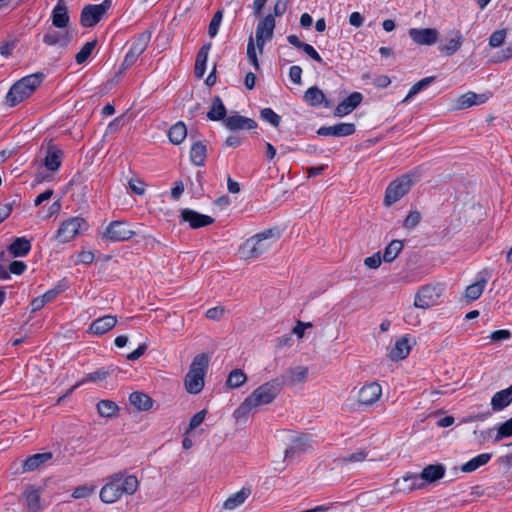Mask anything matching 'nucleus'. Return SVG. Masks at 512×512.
Here are the masks:
<instances>
[{
  "instance_id": "f257e3e1",
  "label": "nucleus",
  "mask_w": 512,
  "mask_h": 512,
  "mask_svg": "<svg viewBox=\"0 0 512 512\" xmlns=\"http://www.w3.org/2000/svg\"><path fill=\"white\" fill-rule=\"evenodd\" d=\"M283 384V380L276 378L256 388L234 411L233 416L237 422L245 421L249 415L256 413L260 406L272 403Z\"/></svg>"
},
{
  "instance_id": "f03ea898",
  "label": "nucleus",
  "mask_w": 512,
  "mask_h": 512,
  "mask_svg": "<svg viewBox=\"0 0 512 512\" xmlns=\"http://www.w3.org/2000/svg\"><path fill=\"white\" fill-rule=\"evenodd\" d=\"M138 480L134 475L114 474L101 488L100 499L107 504L117 502L122 495H133L138 488Z\"/></svg>"
},
{
  "instance_id": "7ed1b4c3",
  "label": "nucleus",
  "mask_w": 512,
  "mask_h": 512,
  "mask_svg": "<svg viewBox=\"0 0 512 512\" xmlns=\"http://www.w3.org/2000/svg\"><path fill=\"white\" fill-rule=\"evenodd\" d=\"M44 80V74L37 72L15 82L6 95L7 104L14 107L30 97Z\"/></svg>"
},
{
  "instance_id": "20e7f679",
  "label": "nucleus",
  "mask_w": 512,
  "mask_h": 512,
  "mask_svg": "<svg viewBox=\"0 0 512 512\" xmlns=\"http://www.w3.org/2000/svg\"><path fill=\"white\" fill-rule=\"evenodd\" d=\"M279 231L268 229L247 239L240 247L241 255L244 259L257 258L266 252L271 242L279 238Z\"/></svg>"
},
{
  "instance_id": "39448f33",
  "label": "nucleus",
  "mask_w": 512,
  "mask_h": 512,
  "mask_svg": "<svg viewBox=\"0 0 512 512\" xmlns=\"http://www.w3.org/2000/svg\"><path fill=\"white\" fill-rule=\"evenodd\" d=\"M209 365V357L205 353L194 357L189 371L185 376V388L190 394H198L204 387V377Z\"/></svg>"
},
{
  "instance_id": "423d86ee",
  "label": "nucleus",
  "mask_w": 512,
  "mask_h": 512,
  "mask_svg": "<svg viewBox=\"0 0 512 512\" xmlns=\"http://www.w3.org/2000/svg\"><path fill=\"white\" fill-rule=\"evenodd\" d=\"M415 173H406L392 181L385 191L384 205L389 207L405 196L416 183Z\"/></svg>"
},
{
  "instance_id": "0eeeda50",
  "label": "nucleus",
  "mask_w": 512,
  "mask_h": 512,
  "mask_svg": "<svg viewBox=\"0 0 512 512\" xmlns=\"http://www.w3.org/2000/svg\"><path fill=\"white\" fill-rule=\"evenodd\" d=\"M443 293L441 284H429L421 287L416 293L414 306L420 309H428L437 304L438 299Z\"/></svg>"
},
{
  "instance_id": "6e6552de",
  "label": "nucleus",
  "mask_w": 512,
  "mask_h": 512,
  "mask_svg": "<svg viewBox=\"0 0 512 512\" xmlns=\"http://www.w3.org/2000/svg\"><path fill=\"white\" fill-rule=\"evenodd\" d=\"M111 6V0H104L102 3L96 5H86L81 12V25L83 27L95 26L111 8Z\"/></svg>"
},
{
  "instance_id": "1a4fd4ad",
  "label": "nucleus",
  "mask_w": 512,
  "mask_h": 512,
  "mask_svg": "<svg viewBox=\"0 0 512 512\" xmlns=\"http://www.w3.org/2000/svg\"><path fill=\"white\" fill-rule=\"evenodd\" d=\"M136 235V231L130 228L125 221L115 220L109 223L103 232L102 238L111 242H123Z\"/></svg>"
},
{
  "instance_id": "9d476101",
  "label": "nucleus",
  "mask_w": 512,
  "mask_h": 512,
  "mask_svg": "<svg viewBox=\"0 0 512 512\" xmlns=\"http://www.w3.org/2000/svg\"><path fill=\"white\" fill-rule=\"evenodd\" d=\"M87 229V222L80 217H73L64 221L57 231V239L61 243L71 241L81 231Z\"/></svg>"
},
{
  "instance_id": "9b49d317",
  "label": "nucleus",
  "mask_w": 512,
  "mask_h": 512,
  "mask_svg": "<svg viewBox=\"0 0 512 512\" xmlns=\"http://www.w3.org/2000/svg\"><path fill=\"white\" fill-rule=\"evenodd\" d=\"M275 28V19L271 14L264 17L257 24L256 28V45L260 53L263 52V47L266 41L272 39Z\"/></svg>"
},
{
  "instance_id": "f8f14e48",
  "label": "nucleus",
  "mask_w": 512,
  "mask_h": 512,
  "mask_svg": "<svg viewBox=\"0 0 512 512\" xmlns=\"http://www.w3.org/2000/svg\"><path fill=\"white\" fill-rule=\"evenodd\" d=\"M382 395V387L377 382L366 383L358 392V403L364 406H372Z\"/></svg>"
},
{
  "instance_id": "ddd939ff",
  "label": "nucleus",
  "mask_w": 512,
  "mask_h": 512,
  "mask_svg": "<svg viewBox=\"0 0 512 512\" xmlns=\"http://www.w3.org/2000/svg\"><path fill=\"white\" fill-rule=\"evenodd\" d=\"M408 34L414 43L427 46L435 44L439 37L435 28H410Z\"/></svg>"
},
{
  "instance_id": "4468645a",
  "label": "nucleus",
  "mask_w": 512,
  "mask_h": 512,
  "mask_svg": "<svg viewBox=\"0 0 512 512\" xmlns=\"http://www.w3.org/2000/svg\"><path fill=\"white\" fill-rule=\"evenodd\" d=\"M182 221L188 222L192 229H199L214 223V218L186 208L181 211Z\"/></svg>"
},
{
  "instance_id": "2eb2a0df",
  "label": "nucleus",
  "mask_w": 512,
  "mask_h": 512,
  "mask_svg": "<svg viewBox=\"0 0 512 512\" xmlns=\"http://www.w3.org/2000/svg\"><path fill=\"white\" fill-rule=\"evenodd\" d=\"M224 125L231 131L252 130L257 127V123L252 118H248L237 113L231 114L224 120Z\"/></svg>"
},
{
  "instance_id": "dca6fc26",
  "label": "nucleus",
  "mask_w": 512,
  "mask_h": 512,
  "mask_svg": "<svg viewBox=\"0 0 512 512\" xmlns=\"http://www.w3.org/2000/svg\"><path fill=\"white\" fill-rule=\"evenodd\" d=\"M356 127L353 123H339L334 126H323L317 130L320 136L344 137L354 134Z\"/></svg>"
},
{
  "instance_id": "f3484780",
  "label": "nucleus",
  "mask_w": 512,
  "mask_h": 512,
  "mask_svg": "<svg viewBox=\"0 0 512 512\" xmlns=\"http://www.w3.org/2000/svg\"><path fill=\"white\" fill-rule=\"evenodd\" d=\"M363 100L360 92H353L341 101L334 110V115L342 117L351 113Z\"/></svg>"
},
{
  "instance_id": "a211bd4d",
  "label": "nucleus",
  "mask_w": 512,
  "mask_h": 512,
  "mask_svg": "<svg viewBox=\"0 0 512 512\" xmlns=\"http://www.w3.org/2000/svg\"><path fill=\"white\" fill-rule=\"evenodd\" d=\"M449 37L446 39L445 44H440L438 49L445 56H452L462 46L463 36L460 30H452L449 32Z\"/></svg>"
},
{
  "instance_id": "6ab92c4d",
  "label": "nucleus",
  "mask_w": 512,
  "mask_h": 512,
  "mask_svg": "<svg viewBox=\"0 0 512 512\" xmlns=\"http://www.w3.org/2000/svg\"><path fill=\"white\" fill-rule=\"evenodd\" d=\"M52 24L56 28H66L69 23L68 8L65 0H58L51 14Z\"/></svg>"
},
{
  "instance_id": "aec40b11",
  "label": "nucleus",
  "mask_w": 512,
  "mask_h": 512,
  "mask_svg": "<svg viewBox=\"0 0 512 512\" xmlns=\"http://www.w3.org/2000/svg\"><path fill=\"white\" fill-rule=\"evenodd\" d=\"M488 100V96L486 94H477L475 92L469 91L463 95H461L456 101V108L459 110L469 108L473 105H480L485 103Z\"/></svg>"
},
{
  "instance_id": "412c9836",
  "label": "nucleus",
  "mask_w": 512,
  "mask_h": 512,
  "mask_svg": "<svg viewBox=\"0 0 512 512\" xmlns=\"http://www.w3.org/2000/svg\"><path fill=\"white\" fill-rule=\"evenodd\" d=\"M396 485L399 490L411 492L413 490L423 488L426 484L420 477V474H407L401 479H398L396 481Z\"/></svg>"
},
{
  "instance_id": "4be33fe9",
  "label": "nucleus",
  "mask_w": 512,
  "mask_h": 512,
  "mask_svg": "<svg viewBox=\"0 0 512 512\" xmlns=\"http://www.w3.org/2000/svg\"><path fill=\"white\" fill-rule=\"evenodd\" d=\"M70 40L71 36L69 32L56 31L51 29L48 30L43 37V42L49 46H67Z\"/></svg>"
},
{
  "instance_id": "5701e85b",
  "label": "nucleus",
  "mask_w": 512,
  "mask_h": 512,
  "mask_svg": "<svg viewBox=\"0 0 512 512\" xmlns=\"http://www.w3.org/2000/svg\"><path fill=\"white\" fill-rule=\"evenodd\" d=\"M445 466L442 464H430L426 466L420 473V477L425 484L433 483L445 475Z\"/></svg>"
},
{
  "instance_id": "b1692460",
  "label": "nucleus",
  "mask_w": 512,
  "mask_h": 512,
  "mask_svg": "<svg viewBox=\"0 0 512 512\" xmlns=\"http://www.w3.org/2000/svg\"><path fill=\"white\" fill-rule=\"evenodd\" d=\"M117 323L115 316L106 315L96 319L90 325V331L96 335H102L111 330Z\"/></svg>"
},
{
  "instance_id": "393cba45",
  "label": "nucleus",
  "mask_w": 512,
  "mask_h": 512,
  "mask_svg": "<svg viewBox=\"0 0 512 512\" xmlns=\"http://www.w3.org/2000/svg\"><path fill=\"white\" fill-rule=\"evenodd\" d=\"M512 402V385L506 389L496 392L491 399L493 411H500Z\"/></svg>"
},
{
  "instance_id": "a878e982",
  "label": "nucleus",
  "mask_w": 512,
  "mask_h": 512,
  "mask_svg": "<svg viewBox=\"0 0 512 512\" xmlns=\"http://www.w3.org/2000/svg\"><path fill=\"white\" fill-rule=\"evenodd\" d=\"M211 47V43L204 44L197 53L194 67V73L197 78H202L205 74L208 54Z\"/></svg>"
},
{
  "instance_id": "bb28decb",
  "label": "nucleus",
  "mask_w": 512,
  "mask_h": 512,
  "mask_svg": "<svg viewBox=\"0 0 512 512\" xmlns=\"http://www.w3.org/2000/svg\"><path fill=\"white\" fill-rule=\"evenodd\" d=\"M51 458V452L37 453L29 456L23 463V471H34Z\"/></svg>"
},
{
  "instance_id": "cd10ccee",
  "label": "nucleus",
  "mask_w": 512,
  "mask_h": 512,
  "mask_svg": "<svg viewBox=\"0 0 512 512\" xmlns=\"http://www.w3.org/2000/svg\"><path fill=\"white\" fill-rule=\"evenodd\" d=\"M304 100L313 107L320 106L323 102H325L326 107H330V103L325 100L323 91L316 86L310 87L306 90L304 93Z\"/></svg>"
},
{
  "instance_id": "c85d7f7f",
  "label": "nucleus",
  "mask_w": 512,
  "mask_h": 512,
  "mask_svg": "<svg viewBox=\"0 0 512 512\" xmlns=\"http://www.w3.org/2000/svg\"><path fill=\"white\" fill-rule=\"evenodd\" d=\"M31 249L30 241L24 237L16 238L9 246L8 251L14 257H24Z\"/></svg>"
},
{
  "instance_id": "c756f323",
  "label": "nucleus",
  "mask_w": 512,
  "mask_h": 512,
  "mask_svg": "<svg viewBox=\"0 0 512 512\" xmlns=\"http://www.w3.org/2000/svg\"><path fill=\"white\" fill-rule=\"evenodd\" d=\"M411 350V345L407 337H401L395 343V347L390 352V358L392 360L405 359Z\"/></svg>"
},
{
  "instance_id": "7c9ffc66",
  "label": "nucleus",
  "mask_w": 512,
  "mask_h": 512,
  "mask_svg": "<svg viewBox=\"0 0 512 512\" xmlns=\"http://www.w3.org/2000/svg\"><path fill=\"white\" fill-rule=\"evenodd\" d=\"M308 375V368L303 366H298L295 368L289 369L284 376L279 378L283 380L284 383L287 381L291 384L302 383L305 382Z\"/></svg>"
},
{
  "instance_id": "2f4dec72",
  "label": "nucleus",
  "mask_w": 512,
  "mask_h": 512,
  "mask_svg": "<svg viewBox=\"0 0 512 512\" xmlns=\"http://www.w3.org/2000/svg\"><path fill=\"white\" fill-rule=\"evenodd\" d=\"M129 401L139 411H147L153 405V400L143 392H133L129 396Z\"/></svg>"
},
{
  "instance_id": "473e14b6",
  "label": "nucleus",
  "mask_w": 512,
  "mask_h": 512,
  "mask_svg": "<svg viewBox=\"0 0 512 512\" xmlns=\"http://www.w3.org/2000/svg\"><path fill=\"white\" fill-rule=\"evenodd\" d=\"M151 37H152L151 31L146 30V31L142 32L133 41L129 51L139 57L148 47Z\"/></svg>"
},
{
  "instance_id": "72a5a7b5",
  "label": "nucleus",
  "mask_w": 512,
  "mask_h": 512,
  "mask_svg": "<svg viewBox=\"0 0 512 512\" xmlns=\"http://www.w3.org/2000/svg\"><path fill=\"white\" fill-rule=\"evenodd\" d=\"M207 118L211 121H224L227 118L226 107L219 96L214 97L211 109L207 113Z\"/></svg>"
},
{
  "instance_id": "f704fd0d",
  "label": "nucleus",
  "mask_w": 512,
  "mask_h": 512,
  "mask_svg": "<svg viewBox=\"0 0 512 512\" xmlns=\"http://www.w3.org/2000/svg\"><path fill=\"white\" fill-rule=\"evenodd\" d=\"M63 153L59 149L49 148L44 158V165L49 171H57L62 163Z\"/></svg>"
},
{
  "instance_id": "c9c22d12",
  "label": "nucleus",
  "mask_w": 512,
  "mask_h": 512,
  "mask_svg": "<svg viewBox=\"0 0 512 512\" xmlns=\"http://www.w3.org/2000/svg\"><path fill=\"white\" fill-rule=\"evenodd\" d=\"M187 136V128L184 122L179 121L172 125L168 131V137L172 144H181Z\"/></svg>"
},
{
  "instance_id": "e433bc0d",
  "label": "nucleus",
  "mask_w": 512,
  "mask_h": 512,
  "mask_svg": "<svg viewBox=\"0 0 512 512\" xmlns=\"http://www.w3.org/2000/svg\"><path fill=\"white\" fill-rule=\"evenodd\" d=\"M206 156H207L206 145H204L201 141H197L191 146L190 159L194 165H196V166L204 165Z\"/></svg>"
},
{
  "instance_id": "4c0bfd02",
  "label": "nucleus",
  "mask_w": 512,
  "mask_h": 512,
  "mask_svg": "<svg viewBox=\"0 0 512 512\" xmlns=\"http://www.w3.org/2000/svg\"><path fill=\"white\" fill-rule=\"evenodd\" d=\"M251 491L249 488L243 487L240 491L234 493L233 495L229 496L225 502H224V508L228 510H233L248 498Z\"/></svg>"
},
{
  "instance_id": "58836bf2",
  "label": "nucleus",
  "mask_w": 512,
  "mask_h": 512,
  "mask_svg": "<svg viewBox=\"0 0 512 512\" xmlns=\"http://www.w3.org/2000/svg\"><path fill=\"white\" fill-rule=\"evenodd\" d=\"M492 455L490 453H482L472 458L468 462L462 465L461 471L464 473H470L477 470L479 467L487 464Z\"/></svg>"
},
{
  "instance_id": "ea45409f",
  "label": "nucleus",
  "mask_w": 512,
  "mask_h": 512,
  "mask_svg": "<svg viewBox=\"0 0 512 512\" xmlns=\"http://www.w3.org/2000/svg\"><path fill=\"white\" fill-rule=\"evenodd\" d=\"M403 249V243L400 240H393L391 241L386 248L384 249L383 253V261L384 262H392L397 258L399 253Z\"/></svg>"
},
{
  "instance_id": "a19ab883",
  "label": "nucleus",
  "mask_w": 512,
  "mask_h": 512,
  "mask_svg": "<svg viewBox=\"0 0 512 512\" xmlns=\"http://www.w3.org/2000/svg\"><path fill=\"white\" fill-rule=\"evenodd\" d=\"M118 406L115 402L111 400H101L97 404V411L102 417L111 418L117 415Z\"/></svg>"
},
{
  "instance_id": "79ce46f5",
  "label": "nucleus",
  "mask_w": 512,
  "mask_h": 512,
  "mask_svg": "<svg viewBox=\"0 0 512 512\" xmlns=\"http://www.w3.org/2000/svg\"><path fill=\"white\" fill-rule=\"evenodd\" d=\"M309 447L307 438L304 436H299L294 439L293 443L286 448L285 450V458H291L294 454L298 452L305 451Z\"/></svg>"
},
{
  "instance_id": "37998d69",
  "label": "nucleus",
  "mask_w": 512,
  "mask_h": 512,
  "mask_svg": "<svg viewBox=\"0 0 512 512\" xmlns=\"http://www.w3.org/2000/svg\"><path fill=\"white\" fill-rule=\"evenodd\" d=\"M434 80H435L434 76H429V77H425V78L421 79L420 81L416 82L414 85H412L408 94L406 95V97L403 99L402 102L403 103L407 102L409 99H411L416 94H418L422 89L426 88L432 82H434Z\"/></svg>"
},
{
  "instance_id": "c03bdc74",
  "label": "nucleus",
  "mask_w": 512,
  "mask_h": 512,
  "mask_svg": "<svg viewBox=\"0 0 512 512\" xmlns=\"http://www.w3.org/2000/svg\"><path fill=\"white\" fill-rule=\"evenodd\" d=\"M246 380V374L241 369H234L228 375L227 385L230 388H238L242 386Z\"/></svg>"
},
{
  "instance_id": "a18cd8bd",
  "label": "nucleus",
  "mask_w": 512,
  "mask_h": 512,
  "mask_svg": "<svg viewBox=\"0 0 512 512\" xmlns=\"http://www.w3.org/2000/svg\"><path fill=\"white\" fill-rule=\"evenodd\" d=\"M486 280L481 279L466 288L465 296L470 300H477L484 291Z\"/></svg>"
},
{
  "instance_id": "49530a36",
  "label": "nucleus",
  "mask_w": 512,
  "mask_h": 512,
  "mask_svg": "<svg viewBox=\"0 0 512 512\" xmlns=\"http://www.w3.org/2000/svg\"><path fill=\"white\" fill-rule=\"evenodd\" d=\"M26 505L32 512L40 511V493L38 490L32 489L27 492Z\"/></svg>"
},
{
  "instance_id": "de8ad7c7",
  "label": "nucleus",
  "mask_w": 512,
  "mask_h": 512,
  "mask_svg": "<svg viewBox=\"0 0 512 512\" xmlns=\"http://www.w3.org/2000/svg\"><path fill=\"white\" fill-rule=\"evenodd\" d=\"M512 436V417L500 424L497 428V433L495 435L494 441L499 442L504 438H508Z\"/></svg>"
},
{
  "instance_id": "09e8293b",
  "label": "nucleus",
  "mask_w": 512,
  "mask_h": 512,
  "mask_svg": "<svg viewBox=\"0 0 512 512\" xmlns=\"http://www.w3.org/2000/svg\"><path fill=\"white\" fill-rule=\"evenodd\" d=\"M97 41L93 40L84 44L81 50L76 54L75 60L78 64L84 63L91 55L96 46Z\"/></svg>"
},
{
  "instance_id": "8fccbe9b",
  "label": "nucleus",
  "mask_w": 512,
  "mask_h": 512,
  "mask_svg": "<svg viewBox=\"0 0 512 512\" xmlns=\"http://www.w3.org/2000/svg\"><path fill=\"white\" fill-rule=\"evenodd\" d=\"M260 116L264 121L269 122L272 126L278 127L281 118L271 108H264L260 111Z\"/></svg>"
},
{
  "instance_id": "3c124183",
  "label": "nucleus",
  "mask_w": 512,
  "mask_h": 512,
  "mask_svg": "<svg viewBox=\"0 0 512 512\" xmlns=\"http://www.w3.org/2000/svg\"><path fill=\"white\" fill-rule=\"evenodd\" d=\"M506 35H507L506 29L494 31L491 34V36L489 37V46L491 48L500 47L504 43Z\"/></svg>"
},
{
  "instance_id": "603ef678",
  "label": "nucleus",
  "mask_w": 512,
  "mask_h": 512,
  "mask_svg": "<svg viewBox=\"0 0 512 512\" xmlns=\"http://www.w3.org/2000/svg\"><path fill=\"white\" fill-rule=\"evenodd\" d=\"M222 17H223V13L222 11H217L211 21H210V24H209V27H208V34L210 37H215L218 33V30H219V27H220V24H221V21H222Z\"/></svg>"
},
{
  "instance_id": "864d4df0",
  "label": "nucleus",
  "mask_w": 512,
  "mask_h": 512,
  "mask_svg": "<svg viewBox=\"0 0 512 512\" xmlns=\"http://www.w3.org/2000/svg\"><path fill=\"white\" fill-rule=\"evenodd\" d=\"M247 56H248V59L250 60V62L252 63V65L254 66V68L256 70H259V62H258L256 50H255V44H254L253 37H250L249 41H248Z\"/></svg>"
},
{
  "instance_id": "5fc2aeb1",
  "label": "nucleus",
  "mask_w": 512,
  "mask_h": 512,
  "mask_svg": "<svg viewBox=\"0 0 512 512\" xmlns=\"http://www.w3.org/2000/svg\"><path fill=\"white\" fill-rule=\"evenodd\" d=\"M512 58V42H510L505 49H503L500 52H497L493 56V62L494 63H501L508 59Z\"/></svg>"
},
{
  "instance_id": "6e6d98bb",
  "label": "nucleus",
  "mask_w": 512,
  "mask_h": 512,
  "mask_svg": "<svg viewBox=\"0 0 512 512\" xmlns=\"http://www.w3.org/2000/svg\"><path fill=\"white\" fill-rule=\"evenodd\" d=\"M421 219V215L418 211H411L404 220V227L407 229H412L416 227Z\"/></svg>"
},
{
  "instance_id": "4d7b16f0",
  "label": "nucleus",
  "mask_w": 512,
  "mask_h": 512,
  "mask_svg": "<svg viewBox=\"0 0 512 512\" xmlns=\"http://www.w3.org/2000/svg\"><path fill=\"white\" fill-rule=\"evenodd\" d=\"M206 413H207L206 410H201L198 413L194 414L192 416V418L190 419L189 427H188L186 433H189L190 431H192L195 428H197L198 426H200L206 417Z\"/></svg>"
},
{
  "instance_id": "13d9d810",
  "label": "nucleus",
  "mask_w": 512,
  "mask_h": 512,
  "mask_svg": "<svg viewBox=\"0 0 512 512\" xmlns=\"http://www.w3.org/2000/svg\"><path fill=\"white\" fill-rule=\"evenodd\" d=\"M224 313L225 309L223 306H216L207 310L206 317L210 320L218 321L223 317Z\"/></svg>"
},
{
  "instance_id": "bf43d9fd",
  "label": "nucleus",
  "mask_w": 512,
  "mask_h": 512,
  "mask_svg": "<svg viewBox=\"0 0 512 512\" xmlns=\"http://www.w3.org/2000/svg\"><path fill=\"white\" fill-rule=\"evenodd\" d=\"M382 259L383 258H381L380 252H376L373 255L367 257L364 260V264L370 269H376L381 265Z\"/></svg>"
},
{
  "instance_id": "052dcab7",
  "label": "nucleus",
  "mask_w": 512,
  "mask_h": 512,
  "mask_svg": "<svg viewBox=\"0 0 512 512\" xmlns=\"http://www.w3.org/2000/svg\"><path fill=\"white\" fill-rule=\"evenodd\" d=\"M289 77L294 84L300 85L302 77V68L297 65L291 66L289 69Z\"/></svg>"
},
{
  "instance_id": "680f3d73",
  "label": "nucleus",
  "mask_w": 512,
  "mask_h": 512,
  "mask_svg": "<svg viewBox=\"0 0 512 512\" xmlns=\"http://www.w3.org/2000/svg\"><path fill=\"white\" fill-rule=\"evenodd\" d=\"M138 59V56L134 55L132 52L128 51L121 66L119 73H123L125 70L130 68Z\"/></svg>"
},
{
  "instance_id": "e2e57ef3",
  "label": "nucleus",
  "mask_w": 512,
  "mask_h": 512,
  "mask_svg": "<svg viewBox=\"0 0 512 512\" xmlns=\"http://www.w3.org/2000/svg\"><path fill=\"white\" fill-rule=\"evenodd\" d=\"M289 1L290 0H276V2L274 4V8H273L274 14L272 16H274V17L282 16L287 10Z\"/></svg>"
},
{
  "instance_id": "0e129e2a",
  "label": "nucleus",
  "mask_w": 512,
  "mask_h": 512,
  "mask_svg": "<svg viewBox=\"0 0 512 512\" xmlns=\"http://www.w3.org/2000/svg\"><path fill=\"white\" fill-rule=\"evenodd\" d=\"M129 187L136 195H143L145 192V184L140 179H130Z\"/></svg>"
},
{
  "instance_id": "69168bd1",
  "label": "nucleus",
  "mask_w": 512,
  "mask_h": 512,
  "mask_svg": "<svg viewBox=\"0 0 512 512\" xmlns=\"http://www.w3.org/2000/svg\"><path fill=\"white\" fill-rule=\"evenodd\" d=\"M108 375H109L108 370L100 369L95 372L87 374L86 379L83 380L81 383L85 382L86 380H89V381L104 380L108 377Z\"/></svg>"
},
{
  "instance_id": "338daca9",
  "label": "nucleus",
  "mask_w": 512,
  "mask_h": 512,
  "mask_svg": "<svg viewBox=\"0 0 512 512\" xmlns=\"http://www.w3.org/2000/svg\"><path fill=\"white\" fill-rule=\"evenodd\" d=\"M26 264L23 261H12L9 265V272L15 275H21L26 270Z\"/></svg>"
},
{
  "instance_id": "774afa93",
  "label": "nucleus",
  "mask_w": 512,
  "mask_h": 512,
  "mask_svg": "<svg viewBox=\"0 0 512 512\" xmlns=\"http://www.w3.org/2000/svg\"><path fill=\"white\" fill-rule=\"evenodd\" d=\"M303 50L310 58H312L313 60L319 62V63H322L323 62V59L322 57L320 56V54L314 49V47L310 44H305V46H303V48L301 49Z\"/></svg>"
}]
</instances>
